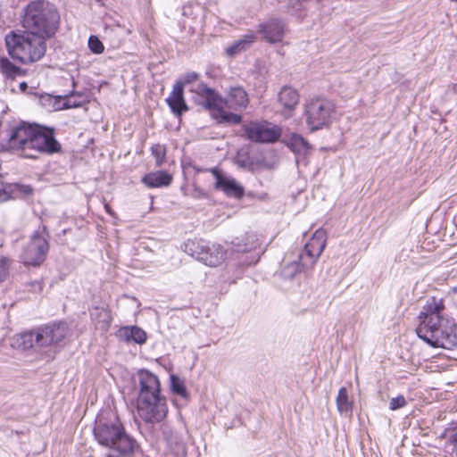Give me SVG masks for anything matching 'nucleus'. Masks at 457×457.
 <instances>
[{
    "label": "nucleus",
    "mask_w": 457,
    "mask_h": 457,
    "mask_svg": "<svg viewBox=\"0 0 457 457\" xmlns=\"http://www.w3.org/2000/svg\"><path fill=\"white\" fill-rule=\"evenodd\" d=\"M9 55L22 64L39 61L46 50V38L26 31H11L4 37Z\"/></svg>",
    "instance_id": "nucleus-2"
},
{
    "label": "nucleus",
    "mask_w": 457,
    "mask_h": 457,
    "mask_svg": "<svg viewBox=\"0 0 457 457\" xmlns=\"http://www.w3.org/2000/svg\"><path fill=\"white\" fill-rule=\"evenodd\" d=\"M279 103L288 111H292L299 103V95L295 89L284 87L278 94Z\"/></svg>",
    "instance_id": "nucleus-22"
},
{
    "label": "nucleus",
    "mask_w": 457,
    "mask_h": 457,
    "mask_svg": "<svg viewBox=\"0 0 457 457\" xmlns=\"http://www.w3.org/2000/svg\"><path fill=\"white\" fill-rule=\"evenodd\" d=\"M198 79V74L196 72H189L187 73L180 80L176 81L175 83H182L183 87L187 84H189Z\"/></svg>",
    "instance_id": "nucleus-38"
},
{
    "label": "nucleus",
    "mask_w": 457,
    "mask_h": 457,
    "mask_svg": "<svg viewBox=\"0 0 457 457\" xmlns=\"http://www.w3.org/2000/svg\"><path fill=\"white\" fill-rule=\"evenodd\" d=\"M37 345L36 331H28L16 335L12 339L13 348L26 350Z\"/></svg>",
    "instance_id": "nucleus-23"
},
{
    "label": "nucleus",
    "mask_w": 457,
    "mask_h": 457,
    "mask_svg": "<svg viewBox=\"0 0 457 457\" xmlns=\"http://www.w3.org/2000/svg\"><path fill=\"white\" fill-rule=\"evenodd\" d=\"M217 112V114H213L215 119L218 120L219 122H225L229 124H238L240 123L242 118L240 115L229 112L221 108L220 110H213Z\"/></svg>",
    "instance_id": "nucleus-28"
},
{
    "label": "nucleus",
    "mask_w": 457,
    "mask_h": 457,
    "mask_svg": "<svg viewBox=\"0 0 457 457\" xmlns=\"http://www.w3.org/2000/svg\"><path fill=\"white\" fill-rule=\"evenodd\" d=\"M27 87H28V85H27V83H26V82H21V83H20V89H21V91H23V92H24V91L26 90V88H27Z\"/></svg>",
    "instance_id": "nucleus-41"
},
{
    "label": "nucleus",
    "mask_w": 457,
    "mask_h": 457,
    "mask_svg": "<svg viewBox=\"0 0 457 457\" xmlns=\"http://www.w3.org/2000/svg\"><path fill=\"white\" fill-rule=\"evenodd\" d=\"M139 392L137 400L162 395L158 377L146 370L138 371Z\"/></svg>",
    "instance_id": "nucleus-15"
},
{
    "label": "nucleus",
    "mask_w": 457,
    "mask_h": 457,
    "mask_svg": "<svg viewBox=\"0 0 457 457\" xmlns=\"http://www.w3.org/2000/svg\"><path fill=\"white\" fill-rule=\"evenodd\" d=\"M166 102L176 115H181L183 112L188 110L184 99V89L182 83H175L170 95L167 97Z\"/></svg>",
    "instance_id": "nucleus-18"
},
{
    "label": "nucleus",
    "mask_w": 457,
    "mask_h": 457,
    "mask_svg": "<svg viewBox=\"0 0 457 457\" xmlns=\"http://www.w3.org/2000/svg\"><path fill=\"white\" fill-rule=\"evenodd\" d=\"M406 400L403 395H398L396 397H393L389 402V409L392 411H395L401 409L406 405Z\"/></svg>",
    "instance_id": "nucleus-35"
},
{
    "label": "nucleus",
    "mask_w": 457,
    "mask_h": 457,
    "mask_svg": "<svg viewBox=\"0 0 457 457\" xmlns=\"http://www.w3.org/2000/svg\"><path fill=\"white\" fill-rule=\"evenodd\" d=\"M258 32L262 37L270 44L282 40L285 32V24L278 19H270L259 25Z\"/></svg>",
    "instance_id": "nucleus-17"
},
{
    "label": "nucleus",
    "mask_w": 457,
    "mask_h": 457,
    "mask_svg": "<svg viewBox=\"0 0 457 457\" xmlns=\"http://www.w3.org/2000/svg\"><path fill=\"white\" fill-rule=\"evenodd\" d=\"M129 455H121L120 453L113 451L112 453L107 455V457H129Z\"/></svg>",
    "instance_id": "nucleus-39"
},
{
    "label": "nucleus",
    "mask_w": 457,
    "mask_h": 457,
    "mask_svg": "<svg viewBox=\"0 0 457 457\" xmlns=\"http://www.w3.org/2000/svg\"><path fill=\"white\" fill-rule=\"evenodd\" d=\"M337 407L340 413H348L352 411L353 403L349 400L348 392L345 387H341L337 397Z\"/></svg>",
    "instance_id": "nucleus-26"
},
{
    "label": "nucleus",
    "mask_w": 457,
    "mask_h": 457,
    "mask_svg": "<svg viewBox=\"0 0 457 457\" xmlns=\"http://www.w3.org/2000/svg\"><path fill=\"white\" fill-rule=\"evenodd\" d=\"M237 242H233V245L237 252H248L255 249L258 245V239L254 235H246L241 239L237 238Z\"/></svg>",
    "instance_id": "nucleus-25"
},
{
    "label": "nucleus",
    "mask_w": 457,
    "mask_h": 457,
    "mask_svg": "<svg viewBox=\"0 0 457 457\" xmlns=\"http://www.w3.org/2000/svg\"><path fill=\"white\" fill-rule=\"evenodd\" d=\"M212 173L215 178L217 190L230 197L241 198L244 195V187L235 179L221 174L217 169H212Z\"/></svg>",
    "instance_id": "nucleus-16"
},
{
    "label": "nucleus",
    "mask_w": 457,
    "mask_h": 457,
    "mask_svg": "<svg viewBox=\"0 0 457 457\" xmlns=\"http://www.w3.org/2000/svg\"><path fill=\"white\" fill-rule=\"evenodd\" d=\"M455 441H456V443H457V432H456V438H455Z\"/></svg>",
    "instance_id": "nucleus-42"
},
{
    "label": "nucleus",
    "mask_w": 457,
    "mask_h": 457,
    "mask_svg": "<svg viewBox=\"0 0 457 457\" xmlns=\"http://www.w3.org/2000/svg\"><path fill=\"white\" fill-rule=\"evenodd\" d=\"M86 103V98L82 93H72L63 99L60 109L78 108Z\"/></svg>",
    "instance_id": "nucleus-27"
},
{
    "label": "nucleus",
    "mask_w": 457,
    "mask_h": 457,
    "mask_svg": "<svg viewBox=\"0 0 457 457\" xmlns=\"http://www.w3.org/2000/svg\"><path fill=\"white\" fill-rule=\"evenodd\" d=\"M88 47L90 51L96 54H100L104 52V46L96 36H90L88 38Z\"/></svg>",
    "instance_id": "nucleus-34"
},
{
    "label": "nucleus",
    "mask_w": 457,
    "mask_h": 457,
    "mask_svg": "<svg viewBox=\"0 0 457 457\" xmlns=\"http://www.w3.org/2000/svg\"><path fill=\"white\" fill-rule=\"evenodd\" d=\"M308 269H303L300 259L297 262H293L286 265L282 270V274L287 278H293L297 273L307 270Z\"/></svg>",
    "instance_id": "nucleus-32"
},
{
    "label": "nucleus",
    "mask_w": 457,
    "mask_h": 457,
    "mask_svg": "<svg viewBox=\"0 0 457 457\" xmlns=\"http://www.w3.org/2000/svg\"><path fill=\"white\" fill-rule=\"evenodd\" d=\"M34 287H35V290H37V291H41L42 288H43V286L40 282H35L33 284Z\"/></svg>",
    "instance_id": "nucleus-40"
},
{
    "label": "nucleus",
    "mask_w": 457,
    "mask_h": 457,
    "mask_svg": "<svg viewBox=\"0 0 457 457\" xmlns=\"http://www.w3.org/2000/svg\"><path fill=\"white\" fill-rule=\"evenodd\" d=\"M94 435L100 445L121 455H131L137 448L136 440L125 432L119 420L105 423L99 421L94 428Z\"/></svg>",
    "instance_id": "nucleus-5"
},
{
    "label": "nucleus",
    "mask_w": 457,
    "mask_h": 457,
    "mask_svg": "<svg viewBox=\"0 0 457 457\" xmlns=\"http://www.w3.org/2000/svg\"><path fill=\"white\" fill-rule=\"evenodd\" d=\"M37 128V126L28 125L25 123L16 127L10 136V146L15 150H22L25 157L36 158L37 154L27 151L29 142H30Z\"/></svg>",
    "instance_id": "nucleus-13"
},
{
    "label": "nucleus",
    "mask_w": 457,
    "mask_h": 457,
    "mask_svg": "<svg viewBox=\"0 0 457 457\" xmlns=\"http://www.w3.org/2000/svg\"><path fill=\"white\" fill-rule=\"evenodd\" d=\"M287 146L295 154H305L310 150V144L300 135L292 134L287 140Z\"/></svg>",
    "instance_id": "nucleus-24"
},
{
    "label": "nucleus",
    "mask_w": 457,
    "mask_h": 457,
    "mask_svg": "<svg viewBox=\"0 0 457 457\" xmlns=\"http://www.w3.org/2000/svg\"><path fill=\"white\" fill-rule=\"evenodd\" d=\"M60 144L55 140L52 132L42 131L37 128L30 142H29L28 151L33 154H51L59 152Z\"/></svg>",
    "instance_id": "nucleus-12"
},
{
    "label": "nucleus",
    "mask_w": 457,
    "mask_h": 457,
    "mask_svg": "<svg viewBox=\"0 0 457 457\" xmlns=\"http://www.w3.org/2000/svg\"><path fill=\"white\" fill-rule=\"evenodd\" d=\"M59 15L52 4L33 1L24 10L22 27L26 32L47 38L57 30Z\"/></svg>",
    "instance_id": "nucleus-3"
},
{
    "label": "nucleus",
    "mask_w": 457,
    "mask_h": 457,
    "mask_svg": "<svg viewBox=\"0 0 457 457\" xmlns=\"http://www.w3.org/2000/svg\"><path fill=\"white\" fill-rule=\"evenodd\" d=\"M191 91L195 94V102L209 110L228 107L234 111H241L249 104L248 95L242 87H231L225 99L203 83L197 84Z\"/></svg>",
    "instance_id": "nucleus-4"
},
{
    "label": "nucleus",
    "mask_w": 457,
    "mask_h": 457,
    "mask_svg": "<svg viewBox=\"0 0 457 457\" xmlns=\"http://www.w3.org/2000/svg\"><path fill=\"white\" fill-rule=\"evenodd\" d=\"M171 181L172 176L163 170L150 172L142 179V182L151 188L167 187Z\"/></svg>",
    "instance_id": "nucleus-19"
},
{
    "label": "nucleus",
    "mask_w": 457,
    "mask_h": 457,
    "mask_svg": "<svg viewBox=\"0 0 457 457\" xmlns=\"http://www.w3.org/2000/svg\"><path fill=\"white\" fill-rule=\"evenodd\" d=\"M170 379L171 391L178 395H180L182 397H187V389H186L184 381L181 380L178 376H176L174 374L170 375Z\"/></svg>",
    "instance_id": "nucleus-31"
},
{
    "label": "nucleus",
    "mask_w": 457,
    "mask_h": 457,
    "mask_svg": "<svg viewBox=\"0 0 457 457\" xmlns=\"http://www.w3.org/2000/svg\"><path fill=\"white\" fill-rule=\"evenodd\" d=\"M137 411L138 416L145 422L150 424L160 423L168 413L167 400L163 395L137 400Z\"/></svg>",
    "instance_id": "nucleus-7"
},
{
    "label": "nucleus",
    "mask_w": 457,
    "mask_h": 457,
    "mask_svg": "<svg viewBox=\"0 0 457 457\" xmlns=\"http://www.w3.org/2000/svg\"><path fill=\"white\" fill-rule=\"evenodd\" d=\"M9 272V263L6 258H2L0 260V283L3 282Z\"/></svg>",
    "instance_id": "nucleus-37"
},
{
    "label": "nucleus",
    "mask_w": 457,
    "mask_h": 457,
    "mask_svg": "<svg viewBox=\"0 0 457 457\" xmlns=\"http://www.w3.org/2000/svg\"><path fill=\"white\" fill-rule=\"evenodd\" d=\"M445 309L443 299L429 298L419 315L416 333L433 347L452 349L457 346V324L450 322Z\"/></svg>",
    "instance_id": "nucleus-1"
},
{
    "label": "nucleus",
    "mask_w": 457,
    "mask_h": 457,
    "mask_svg": "<svg viewBox=\"0 0 457 457\" xmlns=\"http://www.w3.org/2000/svg\"><path fill=\"white\" fill-rule=\"evenodd\" d=\"M48 242L43 235L35 234L24 247L21 260L25 265L38 266L46 258Z\"/></svg>",
    "instance_id": "nucleus-10"
},
{
    "label": "nucleus",
    "mask_w": 457,
    "mask_h": 457,
    "mask_svg": "<svg viewBox=\"0 0 457 457\" xmlns=\"http://www.w3.org/2000/svg\"><path fill=\"white\" fill-rule=\"evenodd\" d=\"M452 2H457V0H451Z\"/></svg>",
    "instance_id": "nucleus-43"
},
{
    "label": "nucleus",
    "mask_w": 457,
    "mask_h": 457,
    "mask_svg": "<svg viewBox=\"0 0 457 457\" xmlns=\"http://www.w3.org/2000/svg\"><path fill=\"white\" fill-rule=\"evenodd\" d=\"M255 40V35L253 32H249L243 37H241L239 39L234 41L229 46L226 48V54L228 56H234L237 55L246 49H248L251 45Z\"/></svg>",
    "instance_id": "nucleus-20"
},
{
    "label": "nucleus",
    "mask_w": 457,
    "mask_h": 457,
    "mask_svg": "<svg viewBox=\"0 0 457 457\" xmlns=\"http://www.w3.org/2000/svg\"><path fill=\"white\" fill-rule=\"evenodd\" d=\"M91 318L97 329L105 331L108 329L112 316L109 310L105 307H96L91 311Z\"/></svg>",
    "instance_id": "nucleus-21"
},
{
    "label": "nucleus",
    "mask_w": 457,
    "mask_h": 457,
    "mask_svg": "<svg viewBox=\"0 0 457 457\" xmlns=\"http://www.w3.org/2000/svg\"><path fill=\"white\" fill-rule=\"evenodd\" d=\"M244 136L256 143H273L281 136L279 127L267 121H253L243 127Z\"/></svg>",
    "instance_id": "nucleus-8"
},
{
    "label": "nucleus",
    "mask_w": 457,
    "mask_h": 457,
    "mask_svg": "<svg viewBox=\"0 0 457 457\" xmlns=\"http://www.w3.org/2000/svg\"><path fill=\"white\" fill-rule=\"evenodd\" d=\"M12 193V185H4L0 182V202L6 201L11 198Z\"/></svg>",
    "instance_id": "nucleus-36"
},
{
    "label": "nucleus",
    "mask_w": 457,
    "mask_h": 457,
    "mask_svg": "<svg viewBox=\"0 0 457 457\" xmlns=\"http://www.w3.org/2000/svg\"><path fill=\"white\" fill-rule=\"evenodd\" d=\"M124 332L129 340H133L137 344H143L146 340L145 332L138 327L126 328Z\"/></svg>",
    "instance_id": "nucleus-30"
},
{
    "label": "nucleus",
    "mask_w": 457,
    "mask_h": 457,
    "mask_svg": "<svg viewBox=\"0 0 457 457\" xmlns=\"http://www.w3.org/2000/svg\"><path fill=\"white\" fill-rule=\"evenodd\" d=\"M0 70L7 77L14 78L21 73V69L14 65L8 58L0 59Z\"/></svg>",
    "instance_id": "nucleus-29"
},
{
    "label": "nucleus",
    "mask_w": 457,
    "mask_h": 457,
    "mask_svg": "<svg viewBox=\"0 0 457 457\" xmlns=\"http://www.w3.org/2000/svg\"><path fill=\"white\" fill-rule=\"evenodd\" d=\"M152 154L155 159V164L161 166L165 162L166 148L163 145L155 144L151 148Z\"/></svg>",
    "instance_id": "nucleus-33"
},
{
    "label": "nucleus",
    "mask_w": 457,
    "mask_h": 457,
    "mask_svg": "<svg viewBox=\"0 0 457 457\" xmlns=\"http://www.w3.org/2000/svg\"><path fill=\"white\" fill-rule=\"evenodd\" d=\"M190 250L196 260L210 267H217L226 259V251L220 245L197 243Z\"/></svg>",
    "instance_id": "nucleus-11"
},
{
    "label": "nucleus",
    "mask_w": 457,
    "mask_h": 457,
    "mask_svg": "<svg viewBox=\"0 0 457 457\" xmlns=\"http://www.w3.org/2000/svg\"><path fill=\"white\" fill-rule=\"evenodd\" d=\"M303 114L308 128L312 131L320 130L332 123L336 114V105L324 97L312 98L305 104Z\"/></svg>",
    "instance_id": "nucleus-6"
},
{
    "label": "nucleus",
    "mask_w": 457,
    "mask_h": 457,
    "mask_svg": "<svg viewBox=\"0 0 457 457\" xmlns=\"http://www.w3.org/2000/svg\"><path fill=\"white\" fill-rule=\"evenodd\" d=\"M326 246V233L317 230L305 244L299 259L303 269H312Z\"/></svg>",
    "instance_id": "nucleus-9"
},
{
    "label": "nucleus",
    "mask_w": 457,
    "mask_h": 457,
    "mask_svg": "<svg viewBox=\"0 0 457 457\" xmlns=\"http://www.w3.org/2000/svg\"><path fill=\"white\" fill-rule=\"evenodd\" d=\"M67 334L64 324L46 325L36 330L37 346H49L61 342Z\"/></svg>",
    "instance_id": "nucleus-14"
}]
</instances>
